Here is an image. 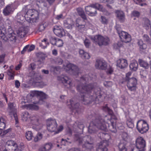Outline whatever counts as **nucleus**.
I'll return each mask as SVG.
<instances>
[{
	"instance_id": "obj_31",
	"label": "nucleus",
	"mask_w": 151,
	"mask_h": 151,
	"mask_svg": "<svg viewBox=\"0 0 151 151\" xmlns=\"http://www.w3.org/2000/svg\"><path fill=\"white\" fill-rule=\"evenodd\" d=\"M28 31L27 29L25 27H23L20 28L19 30L18 34L21 36V37H24L28 33Z\"/></svg>"
},
{
	"instance_id": "obj_41",
	"label": "nucleus",
	"mask_w": 151,
	"mask_h": 151,
	"mask_svg": "<svg viewBox=\"0 0 151 151\" xmlns=\"http://www.w3.org/2000/svg\"><path fill=\"white\" fill-rule=\"evenodd\" d=\"M25 136L27 140L28 141L32 139L33 137V134L32 132L28 131L25 133Z\"/></svg>"
},
{
	"instance_id": "obj_16",
	"label": "nucleus",
	"mask_w": 151,
	"mask_h": 151,
	"mask_svg": "<svg viewBox=\"0 0 151 151\" xmlns=\"http://www.w3.org/2000/svg\"><path fill=\"white\" fill-rule=\"evenodd\" d=\"M87 20V19H81L80 18L77 19L76 21V26L79 29L85 31V29L88 28L86 25L87 22H86V20Z\"/></svg>"
},
{
	"instance_id": "obj_34",
	"label": "nucleus",
	"mask_w": 151,
	"mask_h": 151,
	"mask_svg": "<svg viewBox=\"0 0 151 151\" xmlns=\"http://www.w3.org/2000/svg\"><path fill=\"white\" fill-rule=\"evenodd\" d=\"M138 62L140 65L141 67H142L146 69L149 68V65L147 62H146L141 59H139Z\"/></svg>"
},
{
	"instance_id": "obj_13",
	"label": "nucleus",
	"mask_w": 151,
	"mask_h": 151,
	"mask_svg": "<svg viewBox=\"0 0 151 151\" xmlns=\"http://www.w3.org/2000/svg\"><path fill=\"white\" fill-rule=\"evenodd\" d=\"M18 145L14 141L8 140L5 145V149L3 151H15L17 149Z\"/></svg>"
},
{
	"instance_id": "obj_9",
	"label": "nucleus",
	"mask_w": 151,
	"mask_h": 151,
	"mask_svg": "<svg viewBox=\"0 0 151 151\" xmlns=\"http://www.w3.org/2000/svg\"><path fill=\"white\" fill-rule=\"evenodd\" d=\"M26 21L29 22H36L39 18V13L36 10L33 9H29L24 15Z\"/></svg>"
},
{
	"instance_id": "obj_27",
	"label": "nucleus",
	"mask_w": 151,
	"mask_h": 151,
	"mask_svg": "<svg viewBox=\"0 0 151 151\" xmlns=\"http://www.w3.org/2000/svg\"><path fill=\"white\" fill-rule=\"evenodd\" d=\"M14 105V103H9L8 104V108L9 109V115L10 116L13 115L14 113H17Z\"/></svg>"
},
{
	"instance_id": "obj_56",
	"label": "nucleus",
	"mask_w": 151,
	"mask_h": 151,
	"mask_svg": "<svg viewBox=\"0 0 151 151\" xmlns=\"http://www.w3.org/2000/svg\"><path fill=\"white\" fill-rule=\"evenodd\" d=\"M131 74L132 73L131 72H128L126 74V77L125 78V81H126L130 79V78H129Z\"/></svg>"
},
{
	"instance_id": "obj_58",
	"label": "nucleus",
	"mask_w": 151,
	"mask_h": 151,
	"mask_svg": "<svg viewBox=\"0 0 151 151\" xmlns=\"http://www.w3.org/2000/svg\"><path fill=\"white\" fill-rule=\"evenodd\" d=\"M101 1L103 3L107 2L109 4L113 3L114 2V0H101Z\"/></svg>"
},
{
	"instance_id": "obj_48",
	"label": "nucleus",
	"mask_w": 151,
	"mask_h": 151,
	"mask_svg": "<svg viewBox=\"0 0 151 151\" xmlns=\"http://www.w3.org/2000/svg\"><path fill=\"white\" fill-rule=\"evenodd\" d=\"M132 16L134 17H139L140 14V13L136 11H134L132 13Z\"/></svg>"
},
{
	"instance_id": "obj_43",
	"label": "nucleus",
	"mask_w": 151,
	"mask_h": 151,
	"mask_svg": "<svg viewBox=\"0 0 151 151\" xmlns=\"http://www.w3.org/2000/svg\"><path fill=\"white\" fill-rule=\"evenodd\" d=\"M6 126L5 123V122L4 119H1V121L0 122V129L3 130L4 129Z\"/></svg>"
},
{
	"instance_id": "obj_52",
	"label": "nucleus",
	"mask_w": 151,
	"mask_h": 151,
	"mask_svg": "<svg viewBox=\"0 0 151 151\" xmlns=\"http://www.w3.org/2000/svg\"><path fill=\"white\" fill-rule=\"evenodd\" d=\"M137 4L139 5L143 6V2L145 0H133Z\"/></svg>"
},
{
	"instance_id": "obj_47",
	"label": "nucleus",
	"mask_w": 151,
	"mask_h": 151,
	"mask_svg": "<svg viewBox=\"0 0 151 151\" xmlns=\"http://www.w3.org/2000/svg\"><path fill=\"white\" fill-rule=\"evenodd\" d=\"M144 21L145 26L149 27L150 25V22L148 19L146 18L144 19Z\"/></svg>"
},
{
	"instance_id": "obj_36",
	"label": "nucleus",
	"mask_w": 151,
	"mask_h": 151,
	"mask_svg": "<svg viewBox=\"0 0 151 151\" xmlns=\"http://www.w3.org/2000/svg\"><path fill=\"white\" fill-rule=\"evenodd\" d=\"M6 73L9 76L8 79L9 80H13L14 79L15 76V72L14 71L7 70Z\"/></svg>"
},
{
	"instance_id": "obj_5",
	"label": "nucleus",
	"mask_w": 151,
	"mask_h": 151,
	"mask_svg": "<svg viewBox=\"0 0 151 151\" xmlns=\"http://www.w3.org/2000/svg\"><path fill=\"white\" fill-rule=\"evenodd\" d=\"M47 128L51 132H55V134H58L61 132L63 129V127L60 126L57 128L58 124L55 119L49 118L46 120Z\"/></svg>"
},
{
	"instance_id": "obj_38",
	"label": "nucleus",
	"mask_w": 151,
	"mask_h": 151,
	"mask_svg": "<svg viewBox=\"0 0 151 151\" xmlns=\"http://www.w3.org/2000/svg\"><path fill=\"white\" fill-rule=\"evenodd\" d=\"M54 39L55 41V45L58 47H61L63 46V40L60 39H57L55 38Z\"/></svg>"
},
{
	"instance_id": "obj_29",
	"label": "nucleus",
	"mask_w": 151,
	"mask_h": 151,
	"mask_svg": "<svg viewBox=\"0 0 151 151\" xmlns=\"http://www.w3.org/2000/svg\"><path fill=\"white\" fill-rule=\"evenodd\" d=\"M79 53L81 57L86 59H89L90 58L89 54L85 52L83 50L80 49L79 50Z\"/></svg>"
},
{
	"instance_id": "obj_28",
	"label": "nucleus",
	"mask_w": 151,
	"mask_h": 151,
	"mask_svg": "<svg viewBox=\"0 0 151 151\" xmlns=\"http://www.w3.org/2000/svg\"><path fill=\"white\" fill-rule=\"evenodd\" d=\"M137 44L140 51L145 50L147 48V44L144 43L142 40H138Z\"/></svg>"
},
{
	"instance_id": "obj_24",
	"label": "nucleus",
	"mask_w": 151,
	"mask_h": 151,
	"mask_svg": "<svg viewBox=\"0 0 151 151\" xmlns=\"http://www.w3.org/2000/svg\"><path fill=\"white\" fill-rule=\"evenodd\" d=\"M108 146V143L106 141L103 143L100 142L97 144L96 151H107Z\"/></svg>"
},
{
	"instance_id": "obj_11",
	"label": "nucleus",
	"mask_w": 151,
	"mask_h": 151,
	"mask_svg": "<svg viewBox=\"0 0 151 151\" xmlns=\"http://www.w3.org/2000/svg\"><path fill=\"white\" fill-rule=\"evenodd\" d=\"M135 146L139 151H145L146 143L144 138L140 137H138L135 141Z\"/></svg>"
},
{
	"instance_id": "obj_7",
	"label": "nucleus",
	"mask_w": 151,
	"mask_h": 151,
	"mask_svg": "<svg viewBox=\"0 0 151 151\" xmlns=\"http://www.w3.org/2000/svg\"><path fill=\"white\" fill-rule=\"evenodd\" d=\"M91 39L93 42L97 43L99 46L107 45L110 42V40L108 37L103 36L99 35L92 36Z\"/></svg>"
},
{
	"instance_id": "obj_39",
	"label": "nucleus",
	"mask_w": 151,
	"mask_h": 151,
	"mask_svg": "<svg viewBox=\"0 0 151 151\" xmlns=\"http://www.w3.org/2000/svg\"><path fill=\"white\" fill-rule=\"evenodd\" d=\"M126 124L127 126L129 128H132L134 127V124L132 119L131 118H128L126 122Z\"/></svg>"
},
{
	"instance_id": "obj_46",
	"label": "nucleus",
	"mask_w": 151,
	"mask_h": 151,
	"mask_svg": "<svg viewBox=\"0 0 151 151\" xmlns=\"http://www.w3.org/2000/svg\"><path fill=\"white\" fill-rule=\"evenodd\" d=\"M37 56L42 60H43L45 58V55L42 53L39 52L37 54Z\"/></svg>"
},
{
	"instance_id": "obj_25",
	"label": "nucleus",
	"mask_w": 151,
	"mask_h": 151,
	"mask_svg": "<svg viewBox=\"0 0 151 151\" xmlns=\"http://www.w3.org/2000/svg\"><path fill=\"white\" fill-rule=\"evenodd\" d=\"M115 13L116 14V17L119 19L121 22H124L125 20V15L124 12L119 10H116Z\"/></svg>"
},
{
	"instance_id": "obj_6",
	"label": "nucleus",
	"mask_w": 151,
	"mask_h": 151,
	"mask_svg": "<svg viewBox=\"0 0 151 151\" xmlns=\"http://www.w3.org/2000/svg\"><path fill=\"white\" fill-rule=\"evenodd\" d=\"M97 9L102 12L104 11V10L103 6L98 3L93 4L85 7V10L86 14L91 17L95 16L96 15Z\"/></svg>"
},
{
	"instance_id": "obj_55",
	"label": "nucleus",
	"mask_w": 151,
	"mask_h": 151,
	"mask_svg": "<svg viewBox=\"0 0 151 151\" xmlns=\"http://www.w3.org/2000/svg\"><path fill=\"white\" fill-rule=\"evenodd\" d=\"M6 56V54L5 53L0 55V63L2 62L4 60V58Z\"/></svg>"
},
{
	"instance_id": "obj_50",
	"label": "nucleus",
	"mask_w": 151,
	"mask_h": 151,
	"mask_svg": "<svg viewBox=\"0 0 151 151\" xmlns=\"http://www.w3.org/2000/svg\"><path fill=\"white\" fill-rule=\"evenodd\" d=\"M86 25L88 28L85 29V30H86L88 29H91L92 30H93L94 29V26L91 24L89 22H87Z\"/></svg>"
},
{
	"instance_id": "obj_2",
	"label": "nucleus",
	"mask_w": 151,
	"mask_h": 151,
	"mask_svg": "<svg viewBox=\"0 0 151 151\" xmlns=\"http://www.w3.org/2000/svg\"><path fill=\"white\" fill-rule=\"evenodd\" d=\"M92 80L88 75L82 76L81 81L84 83H81L76 87L78 92L81 96V103L84 105L90 104L94 101L99 104L103 101L106 94L103 89L97 86V84L94 83L87 84L86 83Z\"/></svg>"
},
{
	"instance_id": "obj_44",
	"label": "nucleus",
	"mask_w": 151,
	"mask_h": 151,
	"mask_svg": "<svg viewBox=\"0 0 151 151\" xmlns=\"http://www.w3.org/2000/svg\"><path fill=\"white\" fill-rule=\"evenodd\" d=\"M143 37L145 41L148 43L151 44V40L148 35H144Z\"/></svg>"
},
{
	"instance_id": "obj_59",
	"label": "nucleus",
	"mask_w": 151,
	"mask_h": 151,
	"mask_svg": "<svg viewBox=\"0 0 151 151\" xmlns=\"http://www.w3.org/2000/svg\"><path fill=\"white\" fill-rule=\"evenodd\" d=\"M13 115L14 118L15 120V124L16 125V124L18 123L19 122L17 114V113H14Z\"/></svg>"
},
{
	"instance_id": "obj_17",
	"label": "nucleus",
	"mask_w": 151,
	"mask_h": 151,
	"mask_svg": "<svg viewBox=\"0 0 151 151\" xmlns=\"http://www.w3.org/2000/svg\"><path fill=\"white\" fill-rule=\"evenodd\" d=\"M30 96L32 97H39V101H43L44 99L46 98L47 95L44 93L42 91H32L29 93Z\"/></svg>"
},
{
	"instance_id": "obj_19",
	"label": "nucleus",
	"mask_w": 151,
	"mask_h": 151,
	"mask_svg": "<svg viewBox=\"0 0 151 151\" xmlns=\"http://www.w3.org/2000/svg\"><path fill=\"white\" fill-rule=\"evenodd\" d=\"M53 31L56 35L60 37L65 36V35L64 30L60 26H55L53 29Z\"/></svg>"
},
{
	"instance_id": "obj_62",
	"label": "nucleus",
	"mask_w": 151,
	"mask_h": 151,
	"mask_svg": "<svg viewBox=\"0 0 151 151\" xmlns=\"http://www.w3.org/2000/svg\"><path fill=\"white\" fill-rule=\"evenodd\" d=\"M20 86V83L18 80L15 81V86L17 88H18Z\"/></svg>"
},
{
	"instance_id": "obj_15",
	"label": "nucleus",
	"mask_w": 151,
	"mask_h": 151,
	"mask_svg": "<svg viewBox=\"0 0 151 151\" xmlns=\"http://www.w3.org/2000/svg\"><path fill=\"white\" fill-rule=\"evenodd\" d=\"M64 68L67 71H70L74 75H78L79 73V69L77 66L70 63H68L64 66Z\"/></svg>"
},
{
	"instance_id": "obj_12",
	"label": "nucleus",
	"mask_w": 151,
	"mask_h": 151,
	"mask_svg": "<svg viewBox=\"0 0 151 151\" xmlns=\"http://www.w3.org/2000/svg\"><path fill=\"white\" fill-rule=\"evenodd\" d=\"M57 80L58 81L61 82L67 88L69 89L71 88L72 82L70 81L68 77L67 76L65 75H61L58 76Z\"/></svg>"
},
{
	"instance_id": "obj_53",
	"label": "nucleus",
	"mask_w": 151,
	"mask_h": 151,
	"mask_svg": "<svg viewBox=\"0 0 151 151\" xmlns=\"http://www.w3.org/2000/svg\"><path fill=\"white\" fill-rule=\"evenodd\" d=\"M35 48V46L34 45H31L29 47L28 49H27V52H30L33 50Z\"/></svg>"
},
{
	"instance_id": "obj_57",
	"label": "nucleus",
	"mask_w": 151,
	"mask_h": 151,
	"mask_svg": "<svg viewBox=\"0 0 151 151\" xmlns=\"http://www.w3.org/2000/svg\"><path fill=\"white\" fill-rule=\"evenodd\" d=\"M113 72V68L111 67H110L109 68L107 69L106 72L108 74H111Z\"/></svg>"
},
{
	"instance_id": "obj_64",
	"label": "nucleus",
	"mask_w": 151,
	"mask_h": 151,
	"mask_svg": "<svg viewBox=\"0 0 151 151\" xmlns=\"http://www.w3.org/2000/svg\"><path fill=\"white\" fill-rule=\"evenodd\" d=\"M102 133H103L102 132H99V133L97 135L98 137L101 139H103V137H104L102 135V134H101Z\"/></svg>"
},
{
	"instance_id": "obj_21",
	"label": "nucleus",
	"mask_w": 151,
	"mask_h": 151,
	"mask_svg": "<svg viewBox=\"0 0 151 151\" xmlns=\"http://www.w3.org/2000/svg\"><path fill=\"white\" fill-rule=\"evenodd\" d=\"M25 103L24 101H22L21 103V104L22 105L21 107L23 109L31 110H37L39 109V107L36 105L32 104H24Z\"/></svg>"
},
{
	"instance_id": "obj_54",
	"label": "nucleus",
	"mask_w": 151,
	"mask_h": 151,
	"mask_svg": "<svg viewBox=\"0 0 151 151\" xmlns=\"http://www.w3.org/2000/svg\"><path fill=\"white\" fill-rule=\"evenodd\" d=\"M104 84L106 87H111L112 85V83L111 81L105 82L104 83Z\"/></svg>"
},
{
	"instance_id": "obj_32",
	"label": "nucleus",
	"mask_w": 151,
	"mask_h": 151,
	"mask_svg": "<svg viewBox=\"0 0 151 151\" xmlns=\"http://www.w3.org/2000/svg\"><path fill=\"white\" fill-rule=\"evenodd\" d=\"M77 11L78 14L82 18L84 19H87V18L83 10L81 8H78Z\"/></svg>"
},
{
	"instance_id": "obj_60",
	"label": "nucleus",
	"mask_w": 151,
	"mask_h": 151,
	"mask_svg": "<svg viewBox=\"0 0 151 151\" xmlns=\"http://www.w3.org/2000/svg\"><path fill=\"white\" fill-rule=\"evenodd\" d=\"M55 0H46L49 4L50 5H52L55 3Z\"/></svg>"
},
{
	"instance_id": "obj_35",
	"label": "nucleus",
	"mask_w": 151,
	"mask_h": 151,
	"mask_svg": "<svg viewBox=\"0 0 151 151\" xmlns=\"http://www.w3.org/2000/svg\"><path fill=\"white\" fill-rule=\"evenodd\" d=\"M126 146L125 144L120 143L118 145L119 151H127V149L126 147ZM134 149H132L131 151H134Z\"/></svg>"
},
{
	"instance_id": "obj_61",
	"label": "nucleus",
	"mask_w": 151,
	"mask_h": 151,
	"mask_svg": "<svg viewBox=\"0 0 151 151\" xmlns=\"http://www.w3.org/2000/svg\"><path fill=\"white\" fill-rule=\"evenodd\" d=\"M29 47V45H27L25 46L23 48V50L21 51V53L22 54H24L25 52L27 50V49H28Z\"/></svg>"
},
{
	"instance_id": "obj_30",
	"label": "nucleus",
	"mask_w": 151,
	"mask_h": 151,
	"mask_svg": "<svg viewBox=\"0 0 151 151\" xmlns=\"http://www.w3.org/2000/svg\"><path fill=\"white\" fill-rule=\"evenodd\" d=\"M138 63L136 60L132 61L129 65L130 69L133 71H136L138 69Z\"/></svg>"
},
{
	"instance_id": "obj_18",
	"label": "nucleus",
	"mask_w": 151,
	"mask_h": 151,
	"mask_svg": "<svg viewBox=\"0 0 151 151\" xmlns=\"http://www.w3.org/2000/svg\"><path fill=\"white\" fill-rule=\"evenodd\" d=\"M121 41L125 43L130 42L132 40L131 37L127 32L122 31L120 33L118 32Z\"/></svg>"
},
{
	"instance_id": "obj_49",
	"label": "nucleus",
	"mask_w": 151,
	"mask_h": 151,
	"mask_svg": "<svg viewBox=\"0 0 151 151\" xmlns=\"http://www.w3.org/2000/svg\"><path fill=\"white\" fill-rule=\"evenodd\" d=\"M14 34L13 31L11 28L8 29V35L9 37L10 38L13 36V35Z\"/></svg>"
},
{
	"instance_id": "obj_4",
	"label": "nucleus",
	"mask_w": 151,
	"mask_h": 151,
	"mask_svg": "<svg viewBox=\"0 0 151 151\" xmlns=\"http://www.w3.org/2000/svg\"><path fill=\"white\" fill-rule=\"evenodd\" d=\"M83 134H75L74 137L75 140L78 142L79 144H81L83 140L86 139V141L83 145V148L86 149L88 151H92L94 141L93 139L89 135L83 137Z\"/></svg>"
},
{
	"instance_id": "obj_45",
	"label": "nucleus",
	"mask_w": 151,
	"mask_h": 151,
	"mask_svg": "<svg viewBox=\"0 0 151 151\" xmlns=\"http://www.w3.org/2000/svg\"><path fill=\"white\" fill-rule=\"evenodd\" d=\"M52 145L50 143H46L44 145V147L47 151L50 150L52 148Z\"/></svg>"
},
{
	"instance_id": "obj_63",
	"label": "nucleus",
	"mask_w": 151,
	"mask_h": 151,
	"mask_svg": "<svg viewBox=\"0 0 151 151\" xmlns=\"http://www.w3.org/2000/svg\"><path fill=\"white\" fill-rule=\"evenodd\" d=\"M68 151H80V149L78 148H73Z\"/></svg>"
},
{
	"instance_id": "obj_20",
	"label": "nucleus",
	"mask_w": 151,
	"mask_h": 151,
	"mask_svg": "<svg viewBox=\"0 0 151 151\" xmlns=\"http://www.w3.org/2000/svg\"><path fill=\"white\" fill-rule=\"evenodd\" d=\"M107 66V63L104 60L97 59L96 60L95 67L98 69L105 70Z\"/></svg>"
},
{
	"instance_id": "obj_40",
	"label": "nucleus",
	"mask_w": 151,
	"mask_h": 151,
	"mask_svg": "<svg viewBox=\"0 0 151 151\" xmlns=\"http://www.w3.org/2000/svg\"><path fill=\"white\" fill-rule=\"evenodd\" d=\"M100 21L102 24L104 25L107 24L108 23V19L104 16H101Z\"/></svg>"
},
{
	"instance_id": "obj_26",
	"label": "nucleus",
	"mask_w": 151,
	"mask_h": 151,
	"mask_svg": "<svg viewBox=\"0 0 151 151\" xmlns=\"http://www.w3.org/2000/svg\"><path fill=\"white\" fill-rule=\"evenodd\" d=\"M121 136L122 138V140L120 143L125 144V145H126L129 138L128 134L126 132H123L122 133Z\"/></svg>"
},
{
	"instance_id": "obj_23",
	"label": "nucleus",
	"mask_w": 151,
	"mask_h": 151,
	"mask_svg": "<svg viewBox=\"0 0 151 151\" xmlns=\"http://www.w3.org/2000/svg\"><path fill=\"white\" fill-rule=\"evenodd\" d=\"M127 60L121 58L118 60L116 61V65L121 69L126 68L128 66Z\"/></svg>"
},
{
	"instance_id": "obj_10",
	"label": "nucleus",
	"mask_w": 151,
	"mask_h": 151,
	"mask_svg": "<svg viewBox=\"0 0 151 151\" xmlns=\"http://www.w3.org/2000/svg\"><path fill=\"white\" fill-rule=\"evenodd\" d=\"M136 126L138 131L141 134L147 132L149 129L148 124L147 122L144 120H139L137 123Z\"/></svg>"
},
{
	"instance_id": "obj_51",
	"label": "nucleus",
	"mask_w": 151,
	"mask_h": 151,
	"mask_svg": "<svg viewBox=\"0 0 151 151\" xmlns=\"http://www.w3.org/2000/svg\"><path fill=\"white\" fill-rule=\"evenodd\" d=\"M84 44L86 47L88 48L90 45V41L88 39H86L84 41Z\"/></svg>"
},
{
	"instance_id": "obj_8",
	"label": "nucleus",
	"mask_w": 151,
	"mask_h": 151,
	"mask_svg": "<svg viewBox=\"0 0 151 151\" xmlns=\"http://www.w3.org/2000/svg\"><path fill=\"white\" fill-rule=\"evenodd\" d=\"M67 104L68 106L70 105V108L71 109L72 114L74 115V116H76L83 111V109L81 106L80 107L79 104L78 103L74 104L73 99H70L69 102L68 101Z\"/></svg>"
},
{
	"instance_id": "obj_14",
	"label": "nucleus",
	"mask_w": 151,
	"mask_h": 151,
	"mask_svg": "<svg viewBox=\"0 0 151 151\" xmlns=\"http://www.w3.org/2000/svg\"><path fill=\"white\" fill-rule=\"evenodd\" d=\"M127 86L128 89L131 91H135L137 88V80L135 78H132L127 81Z\"/></svg>"
},
{
	"instance_id": "obj_22",
	"label": "nucleus",
	"mask_w": 151,
	"mask_h": 151,
	"mask_svg": "<svg viewBox=\"0 0 151 151\" xmlns=\"http://www.w3.org/2000/svg\"><path fill=\"white\" fill-rule=\"evenodd\" d=\"M13 7V4L7 5L3 10V13L4 15L7 16L12 14L14 10Z\"/></svg>"
},
{
	"instance_id": "obj_1",
	"label": "nucleus",
	"mask_w": 151,
	"mask_h": 151,
	"mask_svg": "<svg viewBox=\"0 0 151 151\" xmlns=\"http://www.w3.org/2000/svg\"><path fill=\"white\" fill-rule=\"evenodd\" d=\"M102 109L108 113L104 118L97 112H92L89 115L88 119L91 121L88 129L89 133L96 134L97 132L96 128L105 132L110 131L114 133L116 132V119L113 111L108 107V104L103 106Z\"/></svg>"
},
{
	"instance_id": "obj_42",
	"label": "nucleus",
	"mask_w": 151,
	"mask_h": 151,
	"mask_svg": "<svg viewBox=\"0 0 151 151\" xmlns=\"http://www.w3.org/2000/svg\"><path fill=\"white\" fill-rule=\"evenodd\" d=\"M42 137V134L41 133H38L35 137L34 141L35 142H37L41 139Z\"/></svg>"
},
{
	"instance_id": "obj_3",
	"label": "nucleus",
	"mask_w": 151,
	"mask_h": 151,
	"mask_svg": "<svg viewBox=\"0 0 151 151\" xmlns=\"http://www.w3.org/2000/svg\"><path fill=\"white\" fill-rule=\"evenodd\" d=\"M22 119L24 121H27L30 119L29 126L37 131H39L43 127V125L40 117L37 115L30 116L29 113L25 111L21 114Z\"/></svg>"
},
{
	"instance_id": "obj_33",
	"label": "nucleus",
	"mask_w": 151,
	"mask_h": 151,
	"mask_svg": "<svg viewBox=\"0 0 151 151\" xmlns=\"http://www.w3.org/2000/svg\"><path fill=\"white\" fill-rule=\"evenodd\" d=\"M101 134L103 136H104L103 137L104 139L100 142L103 143L104 142H106V141L108 142V145H109V140L111 138L110 136L108 133L106 132L104 133H102Z\"/></svg>"
},
{
	"instance_id": "obj_37",
	"label": "nucleus",
	"mask_w": 151,
	"mask_h": 151,
	"mask_svg": "<svg viewBox=\"0 0 151 151\" xmlns=\"http://www.w3.org/2000/svg\"><path fill=\"white\" fill-rule=\"evenodd\" d=\"M62 68L59 66H52L51 67V70L55 73H60Z\"/></svg>"
}]
</instances>
